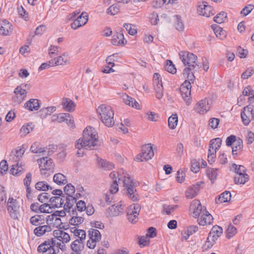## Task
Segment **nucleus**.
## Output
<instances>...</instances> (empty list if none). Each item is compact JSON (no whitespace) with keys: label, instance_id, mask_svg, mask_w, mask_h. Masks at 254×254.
<instances>
[{"label":"nucleus","instance_id":"obj_11","mask_svg":"<svg viewBox=\"0 0 254 254\" xmlns=\"http://www.w3.org/2000/svg\"><path fill=\"white\" fill-rule=\"evenodd\" d=\"M253 111V107L251 105H248L243 109L241 113V117L244 125H248L254 118Z\"/></svg>","mask_w":254,"mask_h":254},{"label":"nucleus","instance_id":"obj_8","mask_svg":"<svg viewBox=\"0 0 254 254\" xmlns=\"http://www.w3.org/2000/svg\"><path fill=\"white\" fill-rule=\"evenodd\" d=\"M154 156V152L150 144H145L142 146V152L135 157L137 161H145L151 159Z\"/></svg>","mask_w":254,"mask_h":254},{"label":"nucleus","instance_id":"obj_25","mask_svg":"<svg viewBox=\"0 0 254 254\" xmlns=\"http://www.w3.org/2000/svg\"><path fill=\"white\" fill-rule=\"evenodd\" d=\"M47 242L40 244L38 247V251L40 253H43V254H56V250L54 247H49L47 245Z\"/></svg>","mask_w":254,"mask_h":254},{"label":"nucleus","instance_id":"obj_42","mask_svg":"<svg viewBox=\"0 0 254 254\" xmlns=\"http://www.w3.org/2000/svg\"><path fill=\"white\" fill-rule=\"evenodd\" d=\"M35 189L39 191H46L52 190V187L45 181H40L36 183Z\"/></svg>","mask_w":254,"mask_h":254},{"label":"nucleus","instance_id":"obj_21","mask_svg":"<svg viewBox=\"0 0 254 254\" xmlns=\"http://www.w3.org/2000/svg\"><path fill=\"white\" fill-rule=\"evenodd\" d=\"M52 230L51 227L47 223V224H43L36 227L33 232L36 236L41 237L47 233L51 232Z\"/></svg>","mask_w":254,"mask_h":254},{"label":"nucleus","instance_id":"obj_40","mask_svg":"<svg viewBox=\"0 0 254 254\" xmlns=\"http://www.w3.org/2000/svg\"><path fill=\"white\" fill-rule=\"evenodd\" d=\"M231 194L229 191H225L222 193L215 201L217 203H222L229 201L231 199Z\"/></svg>","mask_w":254,"mask_h":254},{"label":"nucleus","instance_id":"obj_22","mask_svg":"<svg viewBox=\"0 0 254 254\" xmlns=\"http://www.w3.org/2000/svg\"><path fill=\"white\" fill-rule=\"evenodd\" d=\"M71 209L72 216L69 220V223L71 225L78 226L83 222L84 219L83 217L78 216L77 211L74 210L73 207Z\"/></svg>","mask_w":254,"mask_h":254},{"label":"nucleus","instance_id":"obj_55","mask_svg":"<svg viewBox=\"0 0 254 254\" xmlns=\"http://www.w3.org/2000/svg\"><path fill=\"white\" fill-rule=\"evenodd\" d=\"M40 207V213H50L52 212L53 207L51 206V204H50L44 203L41 204Z\"/></svg>","mask_w":254,"mask_h":254},{"label":"nucleus","instance_id":"obj_62","mask_svg":"<svg viewBox=\"0 0 254 254\" xmlns=\"http://www.w3.org/2000/svg\"><path fill=\"white\" fill-rule=\"evenodd\" d=\"M120 9L118 6L113 4L110 6L107 10V12L112 15H115L119 12Z\"/></svg>","mask_w":254,"mask_h":254},{"label":"nucleus","instance_id":"obj_53","mask_svg":"<svg viewBox=\"0 0 254 254\" xmlns=\"http://www.w3.org/2000/svg\"><path fill=\"white\" fill-rule=\"evenodd\" d=\"M56 110L54 106L48 107L47 108H43L40 110L41 116L44 117H47L48 115H50L52 113H54Z\"/></svg>","mask_w":254,"mask_h":254},{"label":"nucleus","instance_id":"obj_14","mask_svg":"<svg viewBox=\"0 0 254 254\" xmlns=\"http://www.w3.org/2000/svg\"><path fill=\"white\" fill-rule=\"evenodd\" d=\"M88 20V13L85 11H83L77 17L76 19L71 24V27L72 29L75 30L84 25L87 22Z\"/></svg>","mask_w":254,"mask_h":254},{"label":"nucleus","instance_id":"obj_64","mask_svg":"<svg viewBox=\"0 0 254 254\" xmlns=\"http://www.w3.org/2000/svg\"><path fill=\"white\" fill-rule=\"evenodd\" d=\"M191 171L195 173H196L199 170V163L196 160L193 159L191 161Z\"/></svg>","mask_w":254,"mask_h":254},{"label":"nucleus","instance_id":"obj_20","mask_svg":"<svg viewBox=\"0 0 254 254\" xmlns=\"http://www.w3.org/2000/svg\"><path fill=\"white\" fill-rule=\"evenodd\" d=\"M46 241L48 242L47 245L49 246L50 248L53 247L56 250V251H59L60 249L62 251H64L65 249L64 244L57 237L49 239Z\"/></svg>","mask_w":254,"mask_h":254},{"label":"nucleus","instance_id":"obj_38","mask_svg":"<svg viewBox=\"0 0 254 254\" xmlns=\"http://www.w3.org/2000/svg\"><path fill=\"white\" fill-rule=\"evenodd\" d=\"M64 199L65 198H64L63 199L60 196H54L50 198L49 201L52 205V207H60L64 204Z\"/></svg>","mask_w":254,"mask_h":254},{"label":"nucleus","instance_id":"obj_34","mask_svg":"<svg viewBox=\"0 0 254 254\" xmlns=\"http://www.w3.org/2000/svg\"><path fill=\"white\" fill-rule=\"evenodd\" d=\"M53 181L58 185H64L67 183V177L60 173L54 175Z\"/></svg>","mask_w":254,"mask_h":254},{"label":"nucleus","instance_id":"obj_26","mask_svg":"<svg viewBox=\"0 0 254 254\" xmlns=\"http://www.w3.org/2000/svg\"><path fill=\"white\" fill-rule=\"evenodd\" d=\"M32 180V175L30 173L26 174V177L24 180V185L26 187V196L28 199H32L33 194L31 188L30 187V183Z\"/></svg>","mask_w":254,"mask_h":254},{"label":"nucleus","instance_id":"obj_43","mask_svg":"<svg viewBox=\"0 0 254 254\" xmlns=\"http://www.w3.org/2000/svg\"><path fill=\"white\" fill-rule=\"evenodd\" d=\"M69 117L68 113H60L54 114L52 116V121L53 122H57L58 123L64 122L66 118Z\"/></svg>","mask_w":254,"mask_h":254},{"label":"nucleus","instance_id":"obj_60","mask_svg":"<svg viewBox=\"0 0 254 254\" xmlns=\"http://www.w3.org/2000/svg\"><path fill=\"white\" fill-rule=\"evenodd\" d=\"M222 232H223L222 228L220 226L215 225V226H214L212 228V229L209 233H210L211 235H216L220 236L221 235Z\"/></svg>","mask_w":254,"mask_h":254},{"label":"nucleus","instance_id":"obj_52","mask_svg":"<svg viewBox=\"0 0 254 254\" xmlns=\"http://www.w3.org/2000/svg\"><path fill=\"white\" fill-rule=\"evenodd\" d=\"M209 144L210 148H213L215 150H218L221 147L222 144V140L220 138H216L210 140Z\"/></svg>","mask_w":254,"mask_h":254},{"label":"nucleus","instance_id":"obj_30","mask_svg":"<svg viewBox=\"0 0 254 254\" xmlns=\"http://www.w3.org/2000/svg\"><path fill=\"white\" fill-rule=\"evenodd\" d=\"M54 235L59 238L63 243H66L70 241V238L68 234L60 230H55Z\"/></svg>","mask_w":254,"mask_h":254},{"label":"nucleus","instance_id":"obj_16","mask_svg":"<svg viewBox=\"0 0 254 254\" xmlns=\"http://www.w3.org/2000/svg\"><path fill=\"white\" fill-rule=\"evenodd\" d=\"M14 93L15 94L13 97L14 103L19 104L25 99L27 92L23 86H18L14 89Z\"/></svg>","mask_w":254,"mask_h":254},{"label":"nucleus","instance_id":"obj_24","mask_svg":"<svg viewBox=\"0 0 254 254\" xmlns=\"http://www.w3.org/2000/svg\"><path fill=\"white\" fill-rule=\"evenodd\" d=\"M68 60V55L66 53L63 54L62 56L57 58H53L50 60V63L55 65H64L66 64Z\"/></svg>","mask_w":254,"mask_h":254},{"label":"nucleus","instance_id":"obj_58","mask_svg":"<svg viewBox=\"0 0 254 254\" xmlns=\"http://www.w3.org/2000/svg\"><path fill=\"white\" fill-rule=\"evenodd\" d=\"M76 206L74 210H77L79 212H83L85 211L86 209V204L83 200H79L75 202Z\"/></svg>","mask_w":254,"mask_h":254},{"label":"nucleus","instance_id":"obj_9","mask_svg":"<svg viewBox=\"0 0 254 254\" xmlns=\"http://www.w3.org/2000/svg\"><path fill=\"white\" fill-rule=\"evenodd\" d=\"M206 210L204 206L201 205L199 200H193L190 203V210L194 218H198Z\"/></svg>","mask_w":254,"mask_h":254},{"label":"nucleus","instance_id":"obj_46","mask_svg":"<svg viewBox=\"0 0 254 254\" xmlns=\"http://www.w3.org/2000/svg\"><path fill=\"white\" fill-rule=\"evenodd\" d=\"M249 179V176L246 174L237 175L234 178V182L236 184H244Z\"/></svg>","mask_w":254,"mask_h":254},{"label":"nucleus","instance_id":"obj_12","mask_svg":"<svg viewBox=\"0 0 254 254\" xmlns=\"http://www.w3.org/2000/svg\"><path fill=\"white\" fill-rule=\"evenodd\" d=\"M191 87L190 83L188 81H185L181 85L180 92L182 98L187 103L190 101Z\"/></svg>","mask_w":254,"mask_h":254},{"label":"nucleus","instance_id":"obj_51","mask_svg":"<svg viewBox=\"0 0 254 254\" xmlns=\"http://www.w3.org/2000/svg\"><path fill=\"white\" fill-rule=\"evenodd\" d=\"M227 20V13L224 11L220 12L214 17V21L215 22L219 24L224 23L226 22Z\"/></svg>","mask_w":254,"mask_h":254},{"label":"nucleus","instance_id":"obj_5","mask_svg":"<svg viewBox=\"0 0 254 254\" xmlns=\"http://www.w3.org/2000/svg\"><path fill=\"white\" fill-rule=\"evenodd\" d=\"M179 55L184 65H188L187 67H191L193 69H199L201 67V64H197L196 63L197 57L192 53L188 52H181Z\"/></svg>","mask_w":254,"mask_h":254},{"label":"nucleus","instance_id":"obj_18","mask_svg":"<svg viewBox=\"0 0 254 254\" xmlns=\"http://www.w3.org/2000/svg\"><path fill=\"white\" fill-rule=\"evenodd\" d=\"M210 109V106L208 104V101L206 99H204L198 102L195 107L194 109L196 112L199 114H205Z\"/></svg>","mask_w":254,"mask_h":254},{"label":"nucleus","instance_id":"obj_59","mask_svg":"<svg viewBox=\"0 0 254 254\" xmlns=\"http://www.w3.org/2000/svg\"><path fill=\"white\" fill-rule=\"evenodd\" d=\"M165 69L169 72L174 74L176 72V68L171 61H168L165 65Z\"/></svg>","mask_w":254,"mask_h":254},{"label":"nucleus","instance_id":"obj_4","mask_svg":"<svg viewBox=\"0 0 254 254\" xmlns=\"http://www.w3.org/2000/svg\"><path fill=\"white\" fill-rule=\"evenodd\" d=\"M64 191L65 195L62 196L65 200L64 208L65 210L69 211L76 202V198L73 197L75 192V188L71 184H66L64 187Z\"/></svg>","mask_w":254,"mask_h":254},{"label":"nucleus","instance_id":"obj_47","mask_svg":"<svg viewBox=\"0 0 254 254\" xmlns=\"http://www.w3.org/2000/svg\"><path fill=\"white\" fill-rule=\"evenodd\" d=\"M234 146L232 147V154L233 156L237 155V151H241L243 148V141L240 138L237 139V140L233 144Z\"/></svg>","mask_w":254,"mask_h":254},{"label":"nucleus","instance_id":"obj_1","mask_svg":"<svg viewBox=\"0 0 254 254\" xmlns=\"http://www.w3.org/2000/svg\"><path fill=\"white\" fill-rule=\"evenodd\" d=\"M98 139V134L95 129L91 127H87L83 130V137L77 140L75 147L78 149L93 150L97 145Z\"/></svg>","mask_w":254,"mask_h":254},{"label":"nucleus","instance_id":"obj_7","mask_svg":"<svg viewBox=\"0 0 254 254\" xmlns=\"http://www.w3.org/2000/svg\"><path fill=\"white\" fill-rule=\"evenodd\" d=\"M89 240L87 242V246L91 249H93L96 246L97 243L101 239V235L99 230L90 228L88 231Z\"/></svg>","mask_w":254,"mask_h":254},{"label":"nucleus","instance_id":"obj_28","mask_svg":"<svg viewBox=\"0 0 254 254\" xmlns=\"http://www.w3.org/2000/svg\"><path fill=\"white\" fill-rule=\"evenodd\" d=\"M198 69H193L191 67H186L183 72V74L186 78L185 81H188L191 84L193 83L195 79V76L193 74L194 71H196Z\"/></svg>","mask_w":254,"mask_h":254},{"label":"nucleus","instance_id":"obj_19","mask_svg":"<svg viewBox=\"0 0 254 254\" xmlns=\"http://www.w3.org/2000/svg\"><path fill=\"white\" fill-rule=\"evenodd\" d=\"M11 24L7 20L4 19L0 21V34L7 36L12 32Z\"/></svg>","mask_w":254,"mask_h":254},{"label":"nucleus","instance_id":"obj_36","mask_svg":"<svg viewBox=\"0 0 254 254\" xmlns=\"http://www.w3.org/2000/svg\"><path fill=\"white\" fill-rule=\"evenodd\" d=\"M70 231L75 236L79 238V239H77L78 240L84 242L86 238V232L84 230L78 229L76 227H74L70 228Z\"/></svg>","mask_w":254,"mask_h":254},{"label":"nucleus","instance_id":"obj_6","mask_svg":"<svg viewBox=\"0 0 254 254\" xmlns=\"http://www.w3.org/2000/svg\"><path fill=\"white\" fill-rule=\"evenodd\" d=\"M6 207L11 218L17 220L20 216V205L18 200L13 197H9L6 202Z\"/></svg>","mask_w":254,"mask_h":254},{"label":"nucleus","instance_id":"obj_33","mask_svg":"<svg viewBox=\"0 0 254 254\" xmlns=\"http://www.w3.org/2000/svg\"><path fill=\"white\" fill-rule=\"evenodd\" d=\"M111 43L113 45L115 46H118L120 45H125L127 43V41H125L123 34L122 33H117L113 36L111 40Z\"/></svg>","mask_w":254,"mask_h":254},{"label":"nucleus","instance_id":"obj_10","mask_svg":"<svg viewBox=\"0 0 254 254\" xmlns=\"http://www.w3.org/2000/svg\"><path fill=\"white\" fill-rule=\"evenodd\" d=\"M37 161L42 174L46 175V171L53 172L54 164L51 158H49L47 157H43L40 159H38Z\"/></svg>","mask_w":254,"mask_h":254},{"label":"nucleus","instance_id":"obj_13","mask_svg":"<svg viewBox=\"0 0 254 254\" xmlns=\"http://www.w3.org/2000/svg\"><path fill=\"white\" fill-rule=\"evenodd\" d=\"M124 205L121 202L110 206L106 210V215L109 217H113L119 215L123 213Z\"/></svg>","mask_w":254,"mask_h":254},{"label":"nucleus","instance_id":"obj_17","mask_svg":"<svg viewBox=\"0 0 254 254\" xmlns=\"http://www.w3.org/2000/svg\"><path fill=\"white\" fill-rule=\"evenodd\" d=\"M203 184V182H199L196 184L190 186L186 191V197L190 199L194 197L200 190V185Z\"/></svg>","mask_w":254,"mask_h":254},{"label":"nucleus","instance_id":"obj_49","mask_svg":"<svg viewBox=\"0 0 254 254\" xmlns=\"http://www.w3.org/2000/svg\"><path fill=\"white\" fill-rule=\"evenodd\" d=\"M217 169L208 168L206 170V175L211 181L212 183H214L217 177Z\"/></svg>","mask_w":254,"mask_h":254},{"label":"nucleus","instance_id":"obj_63","mask_svg":"<svg viewBox=\"0 0 254 254\" xmlns=\"http://www.w3.org/2000/svg\"><path fill=\"white\" fill-rule=\"evenodd\" d=\"M232 167L235 169L237 175H239L240 174H245V172L246 171V168L244 166L233 164L232 165Z\"/></svg>","mask_w":254,"mask_h":254},{"label":"nucleus","instance_id":"obj_23","mask_svg":"<svg viewBox=\"0 0 254 254\" xmlns=\"http://www.w3.org/2000/svg\"><path fill=\"white\" fill-rule=\"evenodd\" d=\"M213 220L212 215L206 210L198 219V224L201 226L210 224Z\"/></svg>","mask_w":254,"mask_h":254},{"label":"nucleus","instance_id":"obj_3","mask_svg":"<svg viewBox=\"0 0 254 254\" xmlns=\"http://www.w3.org/2000/svg\"><path fill=\"white\" fill-rule=\"evenodd\" d=\"M97 112L102 123L106 127H111L114 125V112L111 106L102 104L98 107Z\"/></svg>","mask_w":254,"mask_h":254},{"label":"nucleus","instance_id":"obj_44","mask_svg":"<svg viewBox=\"0 0 254 254\" xmlns=\"http://www.w3.org/2000/svg\"><path fill=\"white\" fill-rule=\"evenodd\" d=\"M211 28L213 30L216 36L220 39H223L226 36V32L221 27L216 24L211 25Z\"/></svg>","mask_w":254,"mask_h":254},{"label":"nucleus","instance_id":"obj_37","mask_svg":"<svg viewBox=\"0 0 254 254\" xmlns=\"http://www.w3.org/2000/svg\"><path fill=\"white\" fill-rule=\"evenodd\" d=\"M84 247V243L83 241H80L78 240H74L70 244V248L73 252H82Z\"/></svg>","mask_w":254,"mask_h":254},{"label":"nucleus","instance_id":"obj_2","mask_svg":"<svg viewBox=\"0 0 254 254\" xmlns=\"http://www.w3.org/2000/svg\"><path fill=\"white\" fill-rule=\"evenodd\" d=\"M123 176L122 177V178L124 186L126 190L127 196L133 201L139 200V196L135 189L136 182L133 180L127 172H123Z\"/></svg>","mask_w":254,"mask_h":254},{"label":"nucleus","instance_id":"obj_32","mask_svg":"<svg viewBox=\"0 0 254 254\" xmlns=\"http://www.w3.org/2000/svg\"><path fill=\"white\" fill-rule=\"evenodd\" d=\"M123 99L124 102L126 105L131 106L136 109L139 108V104L134 98H132L131 97L129 96L126 94H124L123 95Z\"/></svg>","mask_w":254,"mask_h":254},{"label":"nucleus","instance_id":"obj_39","mask_svg":"<svg viewBox=\"0 0 254 254\" xmlns=\"http://www.w3.org/2000/svg\"><path fill=\"white\" fill-rule=\"evenodd\" d=\"M47 148L41 147L40 144L38 142H35L30 147V151L34 153H43L47 152Z\"/></svg>","mask_w":254,"mask_h":254},{"label":"nucleus","instance_id":"obj_41","mask_svg":"<svg viewBox=\"0 0 254 254\" xmlns=\"http://www.w3.org/2000/svg\"><path fill=\"white\" fill-rule=\"evenodd\" d=\"M98 161L100 167L105 170H111L114 167V165L112 163L106 160L98 158Z\"/></svg>","mask_w":254,"mask_h":254},{"label":"nucleus","instance_id":"obj_31","mask_svg":"<svg viewBox=\"0 0 254 254\" xmlns=\"http://www.w3.org/2000/svg\"><path fill=\"white\" fill-rule=\"evenodd\" d=\"M44 217L42 215L36 214L30 217L29 219L30 223L35 226H38L44 224Z\"/></svg>","mask_w":254,"mask_h":254},{"label":"nucleus","instance_id":"obj_56","mask_svg":"<svg viewBox=\"0 0 254 254\" xmlns=\"http://www.w3.org/2000/svg\"><path fill=\"white\" fill-rule=\"evenodd\" d=\"M60 47L57 46L51 45L49 49V55L51 58H53L55 56L60 54L59 49Z\"/></svg>","mask_w":254,"mask_h":254},{"label":"nucleus","instance_id":"obj_54","mask_svg":"<svg viewBox=\"0 0 254 254\" xmlns=\"http://www.w3.org/2000/svg\"><path fill=\"white\" fill-rule=\"evenodd\" d=\"M237 232L236 228L231 224H229L226 231V237L228 239L231 238L237 233Z\"/></svg>","mask_w":254,"mask_h":254},{"label":"nucleus","instance_id":"obj_45","mask_svg":"<svg viewBox=\"0 0 254 254\" xmlns=\"http://www.w3.org/2000/svg\"><path fill=\"white\" fill-rule=\"evenodd\" d=\"M174 25L176 29L182 31L184 29V24L180 15L174 16Z\"/></svg>","mask_w":254,"mask_h":254},{"label":"nucleus","instance_id":"obj_15","mask_svg":"<svg viewBox=\"0 0 254 254\" xmlns=\"http://www.w3.org/2000/svg\"><path fill=\"white\" fill-rule=\"evenodd\" d=\"M214 10L210 5L207 4L206 2H203L198 6L197 12L199 15L208 17L214 14Z\"/></svg>","mask_w":254,"mask_h":254},{"label":"nucleus","instance_id":"obj_48","mask_svg":"<svg viewBox=\"0 0 254 254\" xmlns=\"http://www.w3.org/2000/svg\"><path fill=\"white\" fill-rule=\"evenodd\" d=\"M34 127V125L32 123L23 125L20 130L21 135L26 136L33 130Z\"/></svg>","mask_w":254,"mask_h":254},{"label":"nucleus","instance_id":"obj_29","mask_svg":"<svg viewBox=\"0 0 254 254\" xmlns=\"http://www.w3.org/2000/svg\"><path fill=\"white\" fill-rule=\"evenodd\" d=\"M153 83L155 92L156 93V97L157 99H160L163 96V87L162 81L155 79Z\"/></svg>","mask_w":254,"mask_h":254},{"label":"nucleus","instance_id":"obj_57","mask_svg":"<svg viewBox=\"0 0 254 254\" xmlns=\"http://www.w3.org/2000/svg\"><path fill=\"white\" fill-rule=\"evenodd\" d=\"M123 27L126 28L128 33L131 35H134L137 33L136 30L134 25L130 24L125 23Z\"/></svg>","mask_w":254,"mask_h":254},{"label":"nucleus","instance_id":"obj_35","mask_svg":"<svg viewBox=\"0 0 254 254\" xmlns=\"http://www.w3.org/2000/svg\"><path fill=\"white\" fill-rule=\"evenodd\" d=\"M62 105L64 109L68 112H71L75 109V103L69 98H64L62 101Z\"/></svg>","mask_w":254,"mask_h":254},{"label":"nucleus","instance_id":"obj_50","mask_svg":"<svg viewBox=\"0 0 254 254\" xmlns=\"http://www.w3.org/2000/svg\"><path fill=\"white\" fill-rule=\"evenodd\" d=\"M178 116L177 114H173L168 119V127L171 129L176 128L178 124Z\"/></svg>","mask_w":254,"mask_h":254},{"label":"nucleus","instance_id":"obj_61","mask_svg":"<svg viewBox=\"0 0 254 254\" xmlns=\"http://www.w3.org/2000/svg\"><path fill=\"white\" fill-rule=\"evenodd\" d=\"M51 197V195L48 193L42 192L38 196V199L40 202L44 203L50 199Z\"/></svg>","mask_w":254,"mask_h":254},{"label":"nucleus","instance_id":"obj_27","mask_svg":"<svg viewBox=\"0 0 254 254\" xmlns=\"http://www.w3.org/2000/svg\"><path fill=\"white\" fill-rule=\"evenodd\" d=\"M40 101L37 99H31L24 104V107L30 111L38 110L40 108Z\"/></svg>","mask_w":254,"mask_h":254}]
</instances>
